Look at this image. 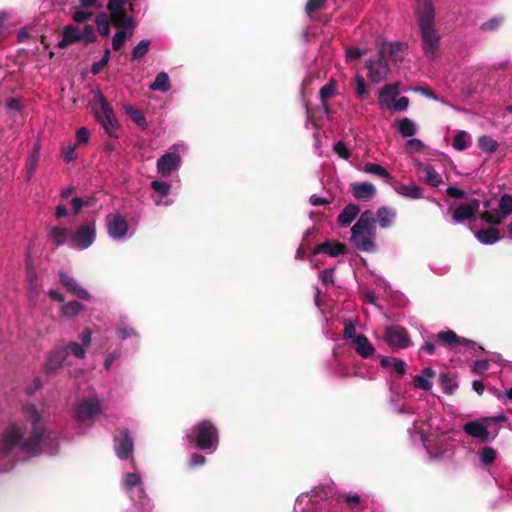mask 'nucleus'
Masks as SVG:
<instances>
[{"instance_id":"obj_1","label":"nucleus","mask_w":512,"mask_h":512,"mask_svg":"<svg viewBox=\"0 0 512 512\" xmlns=\"http://www.w3.org/2000/svg\"><path fill=\"white\" fill-rule=\"evenodd\" d=\"M26 422L10 424L0 439V455L8 456L22 451L54 455L58 451V438L46 426V421L34 405L24 407Z\"/></svg>"},{"instance_id":"obj_2","label":"nucleus","mask_w":512,"mask_h":512,"mask_svg":"<svg viewBox=\"0 0 512 512\" xmlns=\"http://www.w3.org/2000/svg\"><path fill=\"white\" fill-rule=\"evenodd\" d=\"M435 418L428 420H415L412 428L408 429L413 442L419 443L426 449L430 460L449 459L454 454V445L446 432L434 437L433 427Z\"/></svg>"},{"instance_id":"obj_3","label":"nucleus","mask_w":512,"mask_h":512,"mask_svg":"<svg viewBox=\"0 0 512 512\" xmlns=\"http://www.w3.org/2000/svg\"><path fill=\"white\" fill-rule=\"evenodd\" d=\"M416 13L423 52L428 59L435 60L440 51V34L434 24L435 12L432 0H423L418 3Z\"/></svg>"},{"instance_id":"obj_4","label":"nucleus","mask_w":512,"mask_h":512,"mask_svg":"<svg viewBox=\"0 0 512 512\" xmlns=\"http://www.w3.org/2000/svg\"><path fill=\"white\" fill-rule=\"evenodd\" d=\"M375 216L371 210L361 213L357 222L351 228L350 241L360 251L372 252L375 250Z\"/></svg>"},{"instance_id":"obj_5","label":"nucleus","mask_w":512,"mask_h":512,"mask_svg":"<svg viewBox=\"0 0 512 512\" xmlns=\"http://www.w3.org/2000/svg\"><path fill=\"white\" fill-rule=\"evenodd\" d=\"M132 468L134 471L126 472L122 479V487L134 505L129 512H151L153 504L145 492L142 475L136 470L134 460Z\"/></svg>"},{"instance_id":"obj_6","label":"nucleus","mask_w":512,"mask_h":512,"mask_svg":"<svg viewBox=\"0 0 512 512\" xmlns=\"http://www.w3.org/2000/svg\"><path fill=\"white\" fill-rule=\"evenodd\" d=\"M186 439L194 446L208 453H214L219 444V432L210 420L195 423L186 432Z\"/></svg>"},{"instance_id":"obj_7","label":"nucleus","mask_w":512,"mask_h":512,"mask_svg":"<svg viewBox=\"0 0 512 512\" xmlns=\"http://www.w3.org/2000/svg\"><path fill=\"white\" fill-rule=\"evenodd\" d=\"M187 149L186 143L177 142L160 156L156 162L159 177L168 179L172 174L177 173L182 165V156L187 153Z\"/></svg>"},{"instance_id":"obj_8","label":"nucleus","mask_w":512,"mask_h":512,"mask_svg":"<svg viewBox=\"0 0 512 512\" xmlns=\"http://www.w3.org/2000/svg\"><path fill=\"white\" fill-rule=\"evenodd\" d=\"M96 98L100 105V111H95L94 115L96 120L101 124L104 131L113 138H118V131L120 129V123L114 113L113 108L107 102L103 94L98 91Z\"/></svg>"},{"instance_id":"obj_9","label":"nucleus","mask_w":512,"mask_h":512,"mask_svg":"<svg viewBox=\"0 0 512 512\" xmlns=\"http://www.w3.org/2000/svg\"><path fill=\"white\" fill-rule=\"evenodd\" d=\"M102 411V403L96 396L79 399L73 409V417L77 422L86 423L98 416Z\"/></svg>"},{"instance_id":"obj_10","label":"nucleus","mask_w":512,"mask_h":512,"mask_svg":"<svg viewBox=\"0 0 512 512\" xmlns=\"http://www.w3.org/2000/svg\"><path fill=\"white\" fill-rule=\"evenodd\" d=\"M435 339L439 342V344L455 353L476 351V342L464 337H460L454 331L449 329L437 333Z\"/></svg>"},{"instance_id":"obj_11","label":"nucleus","mask_w":512,"mask_h":512,"mask_svg":"<svg viewBox=\"0 0 512 512\" xmlns=\"http://www.w3.org/2000/svg\"><path fill=\"white\" fill-rule=\"evenodd\" d=\"M107 8L112 23L120 28H133V18L128 12L133 10L131 0H109Z\"/></svg>"},{"instance_id":"obj_12","label":"nucleus","mask_w":512,"mask_h":512,"mask_svg":"<svg viewBox=\"0 0 512 512\" xmlns=\"http://www.w3.org/2000/svg\"><path fill=\"white\" fill-rule=\"evenodd\" d=\"M106 229L109 237L114 240L131 238L134 230L130 228L125 216L119 212H112L105 217Z\"/></svg>"},{"instance_id":"obj_13","label":"nucleus","mask_w":512,"mask_h":512,"mask_svg":"<svg viewBox=\"0 0 512 512\" xmlns=\"http://www.w3.org/2000/svg\"><path fill=\"white\" fill-rule=\"evenodd\" d=\"M172 183L166 178H155L150 183V197L157 207H168L174 203L171 198Z\"/></svg>"},{"instance_id":"obj_14","label":"nucleus","mask_w":512,"mask_h":512,"mask_svg":"<svg viewBox=\"0 0 512 512\" xmlns=\"http://www.w3.org/2000/svg\"><path fill=\"white\" fill-rule=\"evenodd\" d=\"M96 238L95 222L80 225L75 232H71V247L81 250L89 248Z\"/></svg>"},{"instance_id":"obj_15","label":"nucleus","mask_w":512,"mask_h":512,"mask_svg":"<svg viewBox=\"0 0 512 512\" xmlns=\"http://www.w3.org/2000/svg\"><path fill=\"white\" fill-rule=\"evenodd\" d=\"M383 340L388 346L397 349H404L411 345V340L406 329L399 325L386 326Z\"/></svg>"},{"instance_id":"obj_16","label":"nucleus","mask_w":512,"mask_h":512,"mask_svg":"<svg viewBox=\"0 0 512 512\" xmlns=\"http://www.w3.org/2000/svg\"><path fill=\"white\" fill-rule=\"evenodd\" d=\"M463 432L465 435L473 438L475 440V447H470L469 443L465 440H462V447L467 449L472 455V461L477 463L480 461V451L477 449L478 444L480 443V420L476 419L474 421L466 422L463 425Z\"/></svg>"},{"instance_id":"obj_17","label":"nucleus","mask_w":512,"mask_h":512,"mask_svg":"<svg viewBox=\"0 0 512 512\" xmlns=\"http://www.w3.org/2000/svg\"><path fill=\"white\" fill-rule=\"evenodd\" d=\"M367 68L369 70V76L374 83L385 80L390 73V68L385 58L379 53L368 60Z\"/></svg>"},{"instance_id":"obj_18","label":"nucleus","mask_w":512,"mask_h":512,"mask_svg":"<svg viewBox=\"0 0 512 512\" xmlns=\"http://www.w3.org/2000/svg\"><path fill=\"white\" fill-rule=\"evenodd\" d=\"M500 211H485L482 212V221L491 224H499L509 214L512 213V196L505 194L499 201Z\"/></svg>"},{"instance_id":"obj_19","label":"nucleus","mask_w":512,"mask_h":512,"mask_svg":"<svg viewBox=\"0 0 512 512\" xmlns=\"http://www.w3.org/2000/svg\"><path fill=\"white\" fill-rule=\"evenodd\" d=\"M114 448L120 459H127L134 448V441L127 430H121L114 437Z\"/></svg>"},{"instance_id":"obj_20","label":"nucleus","mask_w":512,"mask_h":512,"mask_svg":"<svg viewBox=\"0 0 512 512\" xmlns=\"http://www.w3.org/2000/svg\"><path fill=\"white\" fill-rule=\"evenodd\" d=\"M479 209L477 200L469 203H463L456 207L453 212L452 219L455 223H464L465 221H474Z\"/></svg>"},{"instance_id":"obj_21","label":"nucleus","mask_w":512,"mask_h":512,"mask_svg":"<svg viewBox=\"0 0 512 512\" xmlns=\"http://www.w3.org/2000/svg\"><path fill=\"white\" fill-rule=\"evenodd\" d=\"M59 281L72 295L82 300H91L92 297L90 293L83 288L75 278L66 272H59Z\"/></svg>"},{"instance_id":"obj_22","label":"nucleus","mask_w":512,"mask_h":512,"mask_svg":"<svg viewBox=\"0 0 512 512\" xmlns=\"http://www.w3.org/2000/svg\"><path fill=\"white\" fill-rule=\"evenodd\" d=\"M350 191L355 199L363 202L371 201L376 195V187L370 182H353Z\"/></svg>"},{"instance_id":"obj_23","label":"nucleus","mask_w":512,"mask_h":512,"mask_svg":"<svg viewBox=\"0 0 512 512\" xmlns=\"http://www.w3.org/2000/svg\"><path fill=\"white\" fill-rule=\"evenodd\" d=\"M356 353L362 358H370L375 355L376 349L364 334H359L351 342Z\"/></svg>"},{"instance_id":"obj_24","label":"nucleus","mask_w":512,"mask_h":512,"mask_svg":"<svg viewBox=\"0 0 512 512\" xmlns=\"http://www.w3.org/2000/svg\"><path fill=\"white\" fill-rule=\"evenodd\" d=\"M435 375V371L432 368L427 367L423 369L420 374L413 377V386L416 389L429 391L433 386V379Z\"/></svg>"},{"instance_id":"obj_25","label":"nucleus","mask_w":512,"mask_h":512,"mask_svg":"<svg viewBox=\"0 0 512 512\" xmlns=\"http://www.w3.org/2000/svg\"><path fill=\"white\" fill-rule=\"evenodd\" d=\"M399 94L400 91L397 84L385 85L379 94V105L389 109Z\"/></svg>"},{"instance_id":"obj_26","label":"nucleus","mask_w":512,"mask_h":512,"mask_svg":"<svg viewBox=\"0 0 512 512\" xmlns=\"http://www.w3.org/2000/svg\"><path fill=\"white\" fill-rule=\"evenodd\" d=\"M416 167L424 174L423 181L426 184L437 187L442 183L441 175L430 164L419 162L416 164Z\"/></svg>"},{"instance_id":"obj_27","label":"nucleus","mask_w":512,"mask_h":512,"mask_svg":"<svg viewBox=\"0 0 512 512\" xmlns=\"http://www.w3.org/2000/svg\"><path fill=\"white\" fill-rule=\"evenodd\" d=\"M66 357H67L66 350H62L61 348H58V349L52 351L49 354L47 361L45 363V367H44L45 371L47 373H54L61 367V365L65 361Z\"/></svg>"},{"instance_id":"obj_28","label":"nucleus","mask_w":512,"mask_h":512,"mask_svg":"<svg viewBox=\"0 0 512 512\" xmlns=\"http://www.w3.org/2000/svg\"><path fill=\"white\" fill-rule=\"evenodd\" d=\"M80 42V29L74 25H66L62 31V39L57 46L64 49L71 44Z\"/></svg>"},{"instance_id":"obj_29","label":"nucleus","mask_w":512,"mask_h":512,"mask_svg":"<svg viewBox=\"0 0 512 512\" xmlns=\"http://www.w3.org/2000/svg\"><path fill=\"white\" fill-rule=\"evenodd\" d=\"M346 246L342 243L336 241H326L320 245H318L314 254L323 253L330 257H337L345 253Z\"/></svg>"},{"instance_id":"obj_30","label":"nucleus","mask_w":512,"mask_h":512,"mask_svg":"<svg viewBox=\"0 0 512 512\" xmlns=\"http://www.w3.org/2000/svg\"><path fill=\"white\" fill-rule=\"evenodd\" d=\"M396 216V210L388 206H381L376 212L379 226L383 229L391 227L396 219Z\"/></svg>"},{"instance_id":"obj_31","label":"nucleus","mask_w":512,"mask_h":512,"mask_svg":"<svg viewBox=\"0 0 512 512\" xmlns=\"http://www.w3.org/2000/svg\"><path fill=\"white\" fill-rule=\"evenodd\" d=\"M403 50V45L399 42H384L379 47V54L384 58L389 57L393 61L401 59L400 53Z\"/></svg>"},{"instance_id":"obj_32","label":"nucleus","mask_w":512,"mask_h":512,"mask_svg":"<svg viewBox=\"0 0 512 512\" xmlns=\"http://www.w3.org/2000/svg\"><path fill=\"white\" fill-rule=\"evenodd\" d=\"M360 212V208L356 204H348L344 207L341 213L338 215V223L341 226H349L357 217Z\"/></svg>"},{"instance_id":"obj_33","label":"nucleus","mask_w":512,"mask_h":512,"mask_svg":"<svg viewBox=\"0 0 512 512\" xmlns=\"http://www.w3.org/2000/svg\"><path fill=\"white\" fill-rule=\"evenodd\" d=\"M395 192L400 196L408 199H421L423 197V190L415 184H402L395 187Z\"/></svg>"},{"instance_id":"obj_34","label":"nucleus","mask_w":512,"mask_h":512,"mask_svg":"<svg viewBox=\"0 0 512 512\" xmlns=\"http://www.w3.org/2000/svg\"><path fill=\"white\" fill-rule=\"evenodd\" d=\"M50 239L56 245H64L69 243L71 245V232L67 228L52 227L50 229Z\"/></svg>"},{"instance_id":"obj_35","label":"nucleus","mask_w":512,"mask_h":512,"mask_svg":"<svg viewBox=\"0 0 512 512\" xmlns=\"http://www.w3.org/2000/svg\"><path fill=\"white\" fill-rule=\"evenodd\" d=\"M395 126L398 130V132L401 134L404 138L412 137L417 133V125L416 123L410 119V118H403L395 122Z\"/></svg>"},{"instance_id":"obj_36","label":"nucleus","mask_w":512,"mask_h":512,"mask_svg":"<svg viewBox=\"0 0 512 512\" xmlns=\"http://www.w3.org/2000/svg\"><path fill=\"white\" fill-rule=\"evenodd\" d=\"M171 88V82H170V78H169V75L162 71V72H159L156 77H155V80L149 85V89L151 91H158V92H168Z\"/></svg>"},{"instance_id":"obj_37","label":"nucleus","mask_w":512,"mask_h":512,"mask_svg":"<svg viewBox=\"0 0 512 512\" xmlns=\"http://www.w3.org/2000/svg\"><path fill=\"white\" fill-rule=\"evenodd\" d=\"M124 112L135 122L139 127L145 129L147 127V121L144 114L131 104H126L123 107Z\"/></svg>"},{"instance_id":"obj_38","label":"nucleus","mask_w":512,"mask_h":512,"mask_svg":"<svg viewBox=\"0 0 512 512\" xmlns=\"http://www.w3.org/2000/svg\"><path fill=\"white\" fill-rule=\"evenodd\" d=\"M362 170L367 174H372L388 181L392 178L390 173L381 165L376 163H366Z\"/></svg>"},{"instance_id":"obj_39","label":"nucleus","mask_w":512,"mask_h":512,"mask_svg":"<svg viewBox=\"0 0 512 512\" xmlns=\"http://www.w3.org/2000/svg\"><path fill=\"white\" fill-rule=\"evenodd\" d=\"M26 268H27L26 278H27L29 291H30V293L37 294L38 293V284H37V280H36L35 269L32 264V260L30 259V256H27Z\"/></svg>"},{"instance_id":"obj_40","label":"nucleus","mask_w":512,"mask_h":512,"mask_svg":"<svg viewBox=\"0 0 512 512\" xmlns=\"http://www.w3.org/2000/svg\"><path fill=\"white\" fill-rule=\"evenodd\" d=\"M83 310V306L77 301H70L65 303L60 310L61 316L65 318H72L77 316Z\"/></svg>"},{"instance_id":"obj_41","label":"nucleus","mask_w":512,"mask_h":512,"mask_svg":"<svg viewBox=\"0 0 512 512\" xmlns=\"http://www.w3.org/2000/svg\"><path fill=\"white\" fill-rule=\"evenodd\" d=\"M11 14L0 12V40L6 38L12 32Z\"/></svg>"},{"instance_id":"obj_42","label":"nucleus","mask_w":512,"mask_h":512,"mask_svg":"<svg viewBox=\"0 0 512 512\" xmlns=\"http://www.w3.org/2000/svg\"><path fill=\"white\" fill-rule=\"evenodd\" d=\"M115 332L121 340L138 337V332L123 319L121 320V325L116 328Z\"/></svg>"},{"instance_id":"obj_43","label":"nucleus","mask_w":512,"mask_h":512,"mask_svg":"<svg viewBox=\"0 0 512 512\" xmlns=\"http://www.w3.org/2000/svg\"><path fill=\"white\" fill-rule=\"evenodd\" d=\"M61 349L67 351V356L72 354L78 359H84L86 357V348L77 342H69L66 346L61 347Z\"/></svg>"},{"instance_id":"obj_44","label":"nucleus","mask_w":512,"mask_h":512,"mask_svg":"<svg viewBox=\"0 0 512 512\" xmlns=\"http://www.w3.org/2000/svg\"><path fill=\"white\" fill-rule=\"evenodd\" d=\"M95 23L100 35L107 37L110 34V21L106 13H99L95 18Z\"/></svg>"},{"instance_id":"obj_45","label":"nucleus","mask_w":512,"mask_h":512,"mask_svg":"<svg viewBox=\"0 0 512 512\" xmlns=\"http://www.w3.org/2000/svg\"><path fill=\"white\" fill-rule=\"evenodd\" d=\"M150 41L141 40L132 50V60L142 59L149 51Z\"/></svg>"},{"instance_id":"obj_46","label":"nucleus","mask_w":512,"mask_h":512,"mask_svg":"<svg viewBox=\"0 0 512 512\" xmlns=\"http://www.w3.org/2000/svg\"><path fill=\"white\" fill-rule=\"evenodd\" d=\"M358 335L359 334L356 333V321L353 319H345L343 339L350 340L352 342Z\"/></svg>"},{"instance_id":"obj_47","label":"nucleus","mask_w":512,"mask_h":512,"mask_svg":"<svg viewBox=\"0 0 512 512\" xmlns=\"http://www.w3.org/2000/svg\"><path fill=\"white\" fill-rule=\"evenodd\" d=\"M440 385L444 393L452 395L457 389V383L446 374L440 375Z\"/></svg>"},{"instance_id":"obj_48","label":"nucleus","mask_w":512,"mask_h":512,"mask_svg":"<svg viewBox=\"0 0 512 512\" xmlns=\"http://www.w3.org/2000/svg\"><path fill=\"white\" fill-rule=\"evenodd\" d=\"M499 230L493 227L482 229L481 240L484 244H493L499 239Z\"/></svg>"},{"instance_id":"obj_49","label":"nucleus","mask_w":512,"mask_h":512,"mask_svg":"<svg viewBox=\"0 0 512 512\" xmlns=\"http://www.w3.org/2000/svg\"><path fill=\"white\" fill-rule=\"evenodd\" d=\"M333 151L335 154L338 155L339 158L344 159V160H348L352 155L351 150L341 140L334 143Z\"/></svg>"},{"instance_id":"obj_50","label":"nucleus","mask_w":512,"mask_h":512,"mask_svg":"<svg viewBox=\"0 0 512 512\" xmlns=\"http://www.w3.org/2000/svg\"><path fill=\"white\" fill-rule=\"evenodd\" d=\"M390 405L392 407V409L397 412V413H406L408 412L405 408H404V404H403V397L401 394L399 393H396V392H392L391 393V396H390Z\"/></svg>"},{"instance_id":"obj_51","label":"nucleus","mask_w":512,"mask_h":512,"mask_svg":"<svg viewBox=\"0 0 512 512\" xmlns=\"http://www.w3.org/2000/svg\"><path fill=\"white\" fill-rule=\"evenodd\" d=\"M343 502L346 504L347 508L350 510H354L360 505L361 499L360 495L357 493H347L340 496Z\"/></svg>"},{"instance_id":"obj_52","label":"nucleus","mask_w":512,"mask_h":512,"mask_svg":"<svg viewBox=\"0 0 512 512\" xmlns=\"http://www.w3.org/2000/svg\"><path fill=\"white\" fill-rule=\"evenodd\" d=\"M129 28H121L112 38V47L114 50H120L128 37L127 30Z\"/></svg>"},{"instance_id":"obj_53","label":"nucleus","mask_w":512,"mask_h":512,"mask_svg":"<svg viewBox=\"0 0 512 512\" xmlns=\"http://www.w3.org/2000/svg\"><path fill=\"white\" fill-rule=\"evenodd\" d=\"M96 40V33L92 25H86L80 30V42L93 43Z\"/></svg>"},{"instance_id":"obj_54","label":"nucleus","mask_w":512,"mask_h":512,"mask_svg":"<svg viewBox=\"0 0 512 512\" xmlns=\"http://www.w3.org/2000/svg\"><path fill=\"white\" fill-rule=\"evenodd\" d=\"M336 91V83L331 80L329 83L324 85L320 90V98L323 103H325L329 98H331Z\"/></svg>"},{"instance_id":"obj_55","label":"nucleus","mask_w":512,"mask_h":512,"mask_svg":"<svg viewBox=\"0 0 512 512\" xmlns=\"http://www.w3.org/2000/svg\"><path fill=\"white\" fill-rule=\"evenodd\" d=\"M497 457V451L492 447H482V465H491Z\"/></svg>"},{"instance_id":"obj_56","label":"nucleus","mask_w":512,"mask_h":512,"mask_svg":"<svg viewBox=\"0 0 512 512\" xmlns=\"http://www.w3.org/2000/svg\"><path fill=\"white\" fill-rule=\"evenodd\" d=\"M468 138V134L464 131L458 132L456 136L454 137L453 141V147L458 150L462 151L467 148L466 139Z\"/></svg>"},{"instance_id":"obj_57","label":"nucleus","mask_w":512,"mask_h":512,"mask_svg":"<svg viewBox=\"0 0 512 512\" xmlns=\"http://www.w3.org/2000/svg\"><path fill=\"white\" fill-rule=\"evenodd\" d=\"M93 16L92 12L87 11L86 9H79L73 12L72 19L76 23H84L90 20Z\"/></svg>"},{"instance_id":"obj_58","label":"nucleus","mask_w":512,"mask_h":512,"mask_svg":"<svg viewBox=\"0 0 512 512\" xmlns=\"http://www.w3.org/2000/svg\"><path fill=\"white\" fill-rule=\"evenodd\" d=\"M75 136H76V143L78 145H84V144L88 143V141L90 139V132L87 128L81 127L79 129H77Z\"/></svg>"},{"instance_id":"obj_59","label":"nucleus","mask_w":512,"mask_h":512,"mask_svg":"<svg viewBox=\"0 0 512 512\" xmlns=\"http://www.w3.org/2000/svg\"><path fill=\"white\" fill-rule=\"evenodd\" d=\"M355 82H356V93H357L358 97H360L361 99H364L367 95L366 83H365L364 78L360 75H357L355 77Z\"/></svg>"},{"instance_id":"obj_60","label":"nucleus","mask_w":512,"mask_h":512,"mask_svg":"<svg viewBox=\"0 0 512 512\" xmlns=\"http://www.w3.org/2000/svg\"><path fill=\"white\" fill-rule=\"evenodd\" d=\"M79 7L82 9H101L104 5L103 0H78Z\"/></svg>"},{"instance_id":"obj_61","label":"nucleus","mask_w":512,"mask_h":512,"mask_svg":"<svg viewBox=\"0 0 512 512\" xmlns=\"http://www.w3.org/2000/svg\"><path fill=\"white\" fill-rule=\"evenodd\" d=\"M408 106L409 99L405 96H402L399 99L395 100L389 109L395 111H406L408 109Z\"/></svg>"},{"instance_id":"obj_62","label":"nucleus","mask_w":512,"mask_h":512,"mask_svg":"<svg viewBox=\"0 0 512 512\" xmlns=\"http://www.w3.org/2000/svg\"><path fill=\"white\" fill-rule=\"evenodd\" d=\"M503 23V18L494 17L482 24V30L495 31Z\"/></svg>"},{"instance_id":"obj_63","label":"nucleus","mask_w":512,"mask_h":512,"mask_svg":"<svg viewBox=\"0 0 512 512\" xmlns=\"http://www.w3.org/2000/svg\"><path fill=\"white\" fill-rule=\"evenodd\" d=\"M497 148L498 143L496 140L487 136H482V149L488 151L489 153H492L496 151Z\"/></svg>"},{"instance_id":"obj_64","label":"nucleus","mask_w":512,"mask_h":512,"mask_svg":"<svg viewBox=\"0 0 512 512\" xmlns=\"http://www.w3.org/2000/svg\"><path fill=\"white\" fill-rule=\"evenodd\" d=\"M75 150H76V145H71V144L62 149V156L66 163H69L76 158Z\"/></svg>"}]
</instances>
